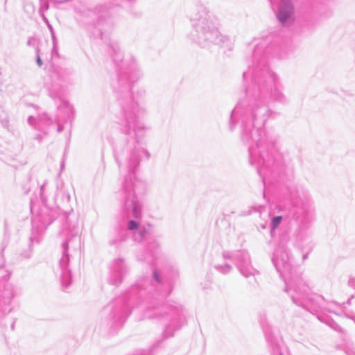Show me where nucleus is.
Returning a JSON list of instances; mask_svg holds the SVG:
<instances>
[{
	"mask_svg": "<svg viewBox=\"0 0 355 355\" xmlns=\"http://www.w3.org/2000/svg\"><path fill=\"white\" fill-rule=\"evenodd\" d=\"M37 63L39 67H41L42 64V60H41L40 56H38L37 58Z\"/></svg>",
	"mask_w": 355,
	"mask_h": 355,
	"instance_id": "20e7f679",
	"label": "nucleus"
},
{
	"mask_svg": "<svg viewBox=\"0 0 355 355\" xmlns=\"http://www.w3.org/2000/svg\"><path fill=\"white\" fill-rule=\"evenodd\" d=\"M138 227H139V225L137 222H135L134 220H130L128 222V230H136L138 228Z\"/></svg>",
	"mask_w": 355,
	"mask_h": 355,
	"instance_id": "f03ea898",
	"label": "nucleus"
},
{
	"mask_svg": "<svg viewBox=\"0 0 355 355\" xmlns=\"http://www.w3.org/2000/svg\"><path fill=\"white\" fill-rule=\"evenodd\" d=\"M282 216H276L272 220L273 228H276L282 221Z\"/></svg>",
	"mask_w": 355,
	"mask_h": 355,
	"instance_id": "7ed1b4c3",
	"label": "nucleus"
},
{
	"mask_svg": "<svg viewBox=\"0 0 355 355\" xmlns=\"http://www.w3.org/2000/svg\"><path fill=\"white\" fill-rule=\"evenodd\" d=\"M293 13V7L290 0H283L281 5L278 18L281 22L284 23L291 19Z\"/></svg>",
	"mask_w": 355,
	"mask_h": 355,
	"instance_id": "f257e3e1",
	"label": "nucleus"
}]
</instances>
